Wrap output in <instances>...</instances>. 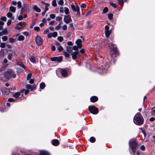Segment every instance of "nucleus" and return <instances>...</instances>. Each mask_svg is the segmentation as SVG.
<instances>
[{"label":"nucleus","mask_w":155,"mask_h":155,"mask_svg":"<svg viewBox=\"0 0 155 155\" xmlns=\"http://www.w3.org/2000/svg\"><path fill=\"white\" fill-rule=\"evenodd\" d=\"M134 123L137 125L142 124L143 122V118L139 113H137L134 116Z\"/></svg>","instance_id":"nucleus-1"},{"label":"nucleus","mask_w":155,"mask_h":155,"mask_svg":"<svg viewBox=\"0 0 155 155\" xmlns=\"http://www.w3.org/2000/svg\"><path fill=\"white\" fill-rule=\"evenodd\" d=\"M130 147L134 154L136 150V148L137 147V143L134 139H131L130 140L129 142Z\"/></svg>","instance_id":"nucleus-2"},{"label":"nucleus","mask_w":155,"mask_h":155,"mask_svg":"<svg viewBox=\"0 0 155 155\" xmlns=\"http://www.w3.org/2000/svg\"><path fill=\"white\" fill-rule=\"evenodd\" d=\"M111 45H112L113 48H112V47H111V46H110V47L111 48L110 54L112 57H113V55H114V56L116 57V56L118 54V51L117 50V48L115 47V45L113 44Z\"/></svg>","instance_id":"nucleus-3"},{"label":"nucleus","mask_w":155,"mask_h":155,"mask_svg":"<svg viewBox=\"0 0 155 155\" xmlns=\"http://www.w3.org/2000/svg\"><path fill=\"white\" fill-rule=\"evenodd\" d=\"M88 109L91 113L94 114H97L98 112V109L93 105L89 106Z\"/></svg>","instance_id":"nucleus-4"},{"label":"nucleus","mask_w":155,"mask_h":155,"mask_svg":"<svg viewBox=\"0 0 155 155\" xmlns=\"http://www.w3.org/2000/svg\"><path fill=\"white\" fill-rule=\"evenodd\" d=\"M71 8L73 11L75 12H77V15L79 16L80 15L79 8L78 5H76V8L74 4L71 5Z\"/></svg>","instance_id":"nucleus-5"},{"label":"nucleus","mask_w":155,"mask_h":155,"mask_svg":"<svg viewBox=\"0 0 155 155\" xmlns=\"http://www.w3.org/2000/svg\"><path fill=\"white\" fill-rule=\"evenodd\" d=\"M35 42L36 44L38 46H40L43 43V39L39 36H36L35 38Z\"/></svg>","instance_id":"nucleus-6"},{"label":"nucleus","mask_w":155,"mask_h":155,"mask_svg":"<svg viewBox=\"0 0 155 155\" xmlns=\"http://www.w3.org/2000/svg\"><path fill=\"white\" fill-rule=\"evenodd\" d=\"M12 70H10L5 72L4 74V77L6 79H9L12 77Z\"/></svg>","instance_id":"nucleus-7"},{"label":"nucleus","mask_w":155,"mask_h":155,"mask_svg":"<svg viewBox=\"0 0 155 155\" xmlns=\"http://www.w3.org/2000/svg\"><path fill=\"white\" fill-rule=\"evenodd\" d=\"M51 60L52 61H57L58 62H60L62 61V57L60 56L59 57H55L52 58H51Z\"/></svg>","instance_id":"nucleus-8"},{"label":"nucleus","mask_w":155,"mask_h":155,"mask_svg":"<svg viewBox=\"0 0 155 155\" xmlns=\"http://www.w3.org/2000/svg\"><path fill=\"white\" fill-rule=\"evenodd\" d=\"M64 21L67 24H68L72 21V19L69 15L65 16L64 18Z\"/></svg>","instance_id":"nucleus-9"},{"label":"nucleus","mask_w":155,"mask_h":155,"mask_svg":"<svg viewBox=\"0 0 155 155\" xmlns=\"http://www.w3.org/2000/svg\"><path fill=\"white\" fill-rule=\"evenodd\" d=\"M36 85L35 84L33 85H30V84H28L26 85V88L27 89H30L31 91H32L36 87Z\"/></svg>","instance_id":"nucleus-10"},{"label":"nucleus","mask_w":155,"mask_h":155,"mask_svg":"<svg viewBox=\"0 0 155 155\" xmlns=\"http://www.w3.org/2000/svg\"><path fill=\"white\" fill-rule=\"evenodd\" d=\"M79 52L78 51H76L74 52L71 53V55L72 59L73 60H75L77 57V55L78 54Z\"/></svg>","instance_id":"nucleus-11"},{"label":"nucleus","mask_w":155,"mask_h":155,"mask_svg":"<svg viewBox=\"0 0 155 155\" xmlns=\"http://www.w3.org/2000/svg\"><path fill=\"white\" fill-rule=\"evenodd\" d=\"M82 40L80 39H78L76 41V43L79 48H81L82 47Z\"/></svg>","instance_id":"nucleus-12"},{"label":"nucleus","mask_w":155,"mask_h":155,"mask_svg":"<svg viewBox=\"0 0 155 155\" xmlns=\"http://www.w3.org/2000/svg\"><path fill=\"white\" fill-rule=\"evenodd\" d=\"M52 144L54 146H57L59 144V142L57 139H53L51 141Z\"/></svg>","instance_id":"nucleus-13"},{"label":"nucleus","mask_w":155,"mask_h":155,"mask_svg":"<svg viewBox=\"0 0 155 155\" xmlns=\"http://www.w3.org/2000/svg\"><path fill=\"white\" fill-rule=\"evenodd\" d=\"M98 99V97L96 96H93L90 98V101L94 103L96 102Z\"/></svg>","instance_id":"nucleus-14"},{"label":"nucleus","mask_w":155,"mask_h":155,"mask_svg":"<svg viewBox=\"0 0 155 155\" xmlns=\"http://www.w3.org/2000/svg\"><path fill=\"white\" fill-rule=\"evenodd\" d=\"M61 73L63 77H66L67 75V72L64 69H62L61 71Z\"/></svg>","instance_id":"nucleus-15"},{"label":"nucleus","mask_w":155,"mask_h":155,"mask_svg":"<svg viewBox=\"0 0 155 155\" xmlns=\"http://www.w3.org/2000/svg\"><path fill=\"white\" fill-rule=\"evenodd\" d=\"M73 48L69 46H67L66 47V51L68 53H71L72 52Z\"/></svg>","instance_id":"nucleus-16"},{"label":"nucleus","mask_w":155,"mask_h":155,"mask_svg":"<svg viewBox=\"0 0 155 155\" xmlns=\"http://www.w3.org/2000/svg\"><path fill=\"white\" fill-rule=\"evenodd\" d=\"M33 8L36 12H40L41 11L40 9L36 5L33 6Z\"/></svg>","instance_id":"nucleus-17"},{"label":"nucleus","mask_w":155,"mask_h":155,"mask_svg":"<svg viewBox=\"0 0 155 155\" xmlns=\"http://www.w3.org/2000/svg\"><path fill=\"white\" fill-rule=\"evenodd\" d=\"M20 95V93L19 92L15 93L13 94V96L15 98L19 97Z\"/></svg>","instance_id":"nucleus-18"},{"label":"nucleus","mask_w":155,"mask_h":155,"mask_svg":"<svg viewBox=\"0 0 155 155\" xmlns=\"http://www.w3.org/2000/svg\"><path fill=\"white\" fill-rule=\"evenodd\" d=\"M49 153L46 151L43 150L41 152L40 155H49Z\"/></svg>","instance_id":"nucleus-19"},{"label":"nucleus","mask_w":155,"mask_h":155,"mask_svg":"<svg viewBox=\"0 0 155 155\" xmlns=\"http://www.w3.org/2000/svg\"><path fill=\"white\" fill-rule=\"evenodd\" d=\"M127 2V0H118V3L122 7L124 5V1Z\"/></svg>","instance_id":"nucleus-20"},{"label":"nucleus","mask_w":155,"mask_h":155,"mask_svg":"<svg viewBox=\"0 0 155 155\" xmlns=\"http://www.w3.org/2000/svg\"><path fill=\"white\" fill-rule=\"evenodd\" d=\"M151 114L152 116H155V106L152 108L151 109Z\"/></svg>","instance_id":"nucleus-21"},{"label":"nucleus","mask_w":155,"mask_h":155,"mask_svg":"<svg viewBox=\"0 0 155 155\" xmlns=\"http://www.w3.org/2000/svg\"><path fill=\"white\" fill-rule=\"evenodd\" d=\"M16 11V8L15 7L13 6H11L10 7L9 11L11 12H12L14 13Z\"/></svg>","instance_id":"nucleus-22"},{"label":"nucleus","mask_w":155,"mask_h":155,"mask_svg":"<svg viewBox=\"0 0 155 155\" xmlns=\"http://www.w3.org/2000/svg\"><path fill=\"white\" fill-rule=\"evenodd\" d=\"M17 64L19 65L24 69H25V66L23 64L22 62H17Z\"/></svg>","instance_id":"nucleus-23"},{"label":"nucleus","mask_w":155,"mask_h":155,"mask_svg":"<svg viewBox=\"0 0 155 155\" xmlns=\"http://www.w3.org/2000/svg\"><path fill=\"white\" fill-rule=\"evenodd\" d=\"M105 33L106 37L108 38L111 34V31L109 30L105 31Z\"/></svg>","instance_id":"nucleus-24"},{"label":"nucleus","mask_w":155,"mask_h":155,"mask_svg":"<svg viewBox=\"0 0 155 155\" xmlns=\"http://www.w3.org/2000/svg\"><path fill=\"white\" fill-rule=\"evenodd\" d=\"M24 37L23 35H20L18 37V40L19 41H22L24 39Z\"/></svg>","instance_id":"nucleus-25"},{"label":"nucleus","mask_w":155,"mask_h":155,"mask_svg":"<svg viewBox=\"0 0 155 155\" xmlns=\"http://www.w3.org/2000/svg\"><path fill=\"white\" fill-rule=\"evenodd\" d=\"M45 84L44 83H42L40 84V88L42 89H43L45 87Z\"/></svg>","instance_id":"nucleus-26"},{"label":"nucleus","mask_w":155,"mask_h":155,"mask_svg":"<svg viewBox=\"0 0 155 155\" xmlns=\"http://www.w3.org/2000/svg\"><path fill=\"white\" fill-rule=\"evenodd\" d=\"M64 12L66 14L68 15L69 13V9L67 7H65L64 8Z\"/></svg>","instance_id":"nucleus-27"},{"label":"nucleus","mask_w":155,"mask_h":155,"mask_svg":"<svg viewBox=\"0 0 155 155\" xmlns=\"http://www.w3.org/2000/svg\"><path fill=\"white\" fill-rule=\"evenodd\" d=\"M64 55L65 57L69 58L70 56L69 54L65 51H63Z\"/></svg>","instance_id":"nucleus-28"},{"label":"nucleus","mask_w":155,"mask_h":155,"mask_svg":"<svg viewBox=\"0 0 155 155\" xmlns=\"http://www.w3.org/2000/svg\"><path fill=\"white\" fill-rule=\"evenodd\" d=\"M30 61L33 63H34L35 61V58L34 56H31L30 58Z\"/></svg>","instance_id":"nucleus-29"},{"label":"nucleus","mask_w":155,"mask_h":155,"mask_svg":"<svg viewBox=\"0 0 155 155\" xmlns=\"http://www.w3.org/2000/svg\"><path fill=\"white\" fill-rule=\"evenodd\" d=\"M110 5L114 8H116L117 7V4L113 2H110Z\"/></svg>","instance_id":"nucleus-30"},{"label":"nucleus","mask_w":155,"mask_h":155,"mask_svg":"<svg viewBox=\"0 0 155 155\" xmlns=\"http://www.w3.org/2000/svg\"><path fill=\"white\" fill-rule=\"evenodd\" d=\"M12 53H9L8 55V59L10 60H11L12 59Z\"/></svg>","instance_id":"nucleus-31"},{"label":"nucleus","mask_w":155,"mask_h":155,"mask_svg":"<svg viewBox=\"0 0 155 155\" xmlns=\"http://www.w3.org/2000/svg\"><path fill=\"white\" fill-rule=\"evenodd\" d=\"M90 141L92 143H94L95 141V139L94 137H91L90 139Z\"/></svg>","instance_id":"nucleus-32"},{"label":"nucleus","mask_w":155,"mask_h":155,"mask_svg":"<svg viewBox=\"0 0 155 155\" xmlns=\"http://www.w3.org/2000/svg\"><path fill=\"white\" fill-rule=\"evenodd\" d=\"M31 75H32L31 73H30L29 74H28L27 75V80H29L31 78Z\"/></svg>","instance_id":"nucleus-33"},{"label":"nucleus","mask_w":155,"mask_h":155,"mask_svg":"<svg viewBox=\"0 0 155 155\" xmlns=\"http://www.w3.org/2000/svg\"><path fill=\"white\" fill-rule=\"evenodd\" d=\"M10 92V90L9 88H7L6 89L5 93L6 94H9Z\"/></svg>","instance_id":"nucleus-34"},{"label":"nucleus","mask_w":155,"mask_h":155,"mask_svg":"<svg viewBox=\"0 0 155 155\" xmlns=\"http://www.w3.org/2000/svg\"><path fill=\"white\" fill-rule=\"evenodd\" d=\"M5 43L2 42L1 43L0 47L2 48H5Z\"/></svg>","instance_id":"nucleus-35"},{"label":"nucleus","mask_w":155,"mask_h":155,"mask_svg":"<svg viewBox=\"0 0 155 155\" xmlns=\"http://www.w3.org/2000/svg\"><path fill=\"white\" fill-rule=\"evenodd\" d=\"M108 8L105 7L103 9L102 14L106 13L108 11Z\"/></svg>","instance_id":"nucleus-36"},{"label":"nucleus","mask_w":155,"mask_h":155,"mask_svg":"<svg viewBox=\"0 0 155 155\" xmlns=\"http://www.w3.org/2000/svg\"><path fill=\"white\" fill-rule=\"evenodd\" d=\"M58 49L59 51L60 52L62 51L64 49L61 46H59L58 48Z\"/></svg>","instance_id":"nucleus-37"},{"label":"nucleus","mask_w":155,"mask_h":155,"mask_svg":"<svg viewBox=\"0 0 155 155\" xmlns=\"http://www.w3.org/2000/svg\"><path fill=\"white\" fill-rule=\"evenodd\" d=\"M4 35H7L8 34L7 30L6 29H4L2 31Z\"/></svg>","instance_id":"nucleus-38"},{"label":"nucleus","mask_w":155,"mask_h":155,"mask_svg":"<svg viewBox=\"0 0 155 155\" xmlns=\"http://www.w3.org/2000/svg\"><path fill=\"white\" fill-rule=\"evenodd\" d=\"M52 5L54 7H55L57 5V3L56 0H53L52 2Z\"/></svg>","instance_id":"nucleus-39"},{"label":"nucleus","mask_w":155,"mask_h":155,"mask_svg":"<svg viewBox=\"0 0 155 155\" xmlns=\"http://www.w3.org/2000/svg\"><path fill=\"white\" fill-rule=\"evenodd\" d=\"M52 37L54 38L56 37L57 36L58 34L56 32H54L53 33H52Z\"/></svg>","instance_id":"nucleus-40"},{"label":"nucleus","mask_w":155,"mask_h":155,"mask_svg":"<svg viewBox=\"0 0 155 155\" xmlns=\"http://www.w3.org/2000/svg\"><path fill=\"white\" fill-rule=\"evenodd\" d=\"M8 37L6 36H4L2 38L3 41H6L8 40Z\"/></svg>","instance_id":"nucleus-41"},{"label":"nucleus","mask_w":155,"mask_h":155,"mask_svg":"<svg viewBox=\"0 0 155 155\" xmlns=\"http://www.w3.org/2000/svg\"><path fill=\"white\" fill-rule=\"evenodd\" d=\"M58 39L59 41L61 42L63 41V38L62 37L59 36L58 37Z\"/></svg>","instance_id":"nucleus-42"},{"label":"nucleus","mask_w":155,"mask_h":155,"mask_svg":"<svg viewBox=\"0 0 155 155\" xmlns=\"http://www.w3.org/2000/svg\"><path fill=\"white\" fill-rule=\"evenodd\" d=\"M12 16V14L11 12H8L7 14V16L8 18H11Z\"/></svg>","instance_id":"nucleus-43"},{"label":"nucleus","mask_w":155,"mask_h":155,"mask_svg":"<svg viewBox=\"0 0 155 155\" xmlns=\"http://www.w3.org/2000/svg\"><path fill=\"white\" fill-rule=\"evenodd\" d=\"M108 18L109 19L111 20V19H112L113 18V14H109L108 15Z\"/></svg>","instance_id":"nucleus-44"},{"label":"nucleus","mask_w":155,"mask_h":155,"mask_svg":"<svg viewBox=\"0 0 155 155\" xmlns=\"http://www.w3.org/2000/svg\"><path fill=\"white\" fill-rule=\"evenodd\" d=\"M64 2L63 0H60L58 2V4L60 5H62L63 4Z\"/></svg>","instance_id":"nucleus-45"},{"label":"nucleus","mask_w":155,"mask_h":155,"mask_svg":"<svg viewBox=\"0 0 155 155\" xmlns=\"http://www.w3.org/2000/svg\"><path fill=\"white\" fill-rule=\"evenodd\" d=\"M73 49H74V50H76V51H78V46H74L73 47Z\"/></svg>","instance_id":"nucleus-46"},{"label":"nucleus","mask_w":155,"mask_h":155,"mask_svg":"<svg viewBox=\"0 0 155 155\" xmlns=\"http://www.w3.org/2000/svg\"><path fill=\"white\" fill-rule=\"evenodd\" d=\"M21 4L20 2L19 1L18 2V3H17L18 7L19 8H20L21 7Z\"/></svg>","instance_id":"nucleus-47"},{"label":"nucleus","mask_w":155,"mask_h":155,"mask_svg":"<svg viewBox=\"0 0 155 155\" xmlns=\"http://www.w3.org/2000/svg\"><path fill=\"white\" fill-rule=\"evenodd\" d=\"M87 23L88 24V25L87 26V28H91L93 27L92 25H89L90 23V21H88Z\"/></svg>","instance_id":"nucleus-48"},{"label":"nucleus","mask_w":155,"mask_h":155,"mask_svg":"<svg viewBox=\"0 0 155 155\" xmlns=\"http://www.w3.org/2000/svg\"><path fill=\"white\" fill-rule=\"evenodd\" d=\"M6 18L5 16H3L1 18V20L3 21H5L6 20Z\"/></svg>","instance_id":"nucleus-49"},{"label":"nucleus","mask_w":155,"mask_h":155,"mask_svg":"<svg viewBox=\"0 0 155 155\" xmlns=\"http://www.w3.org/2000/svg\"><path fill=\"white\" fill-rule=\"evenodd\" d=\"M50 16L51 18L52 19H54L55 18V15L54 14H51L50 15Z\"/></svg>","instance_id":"nucleus-50"},{"label":"nucleus","mask_w":155,"mask_h":155,"mask_svg":"<svg viewBox=\"0 0 155 155\" xmlns=\"http://www.w3.org/2000/svg\"><path fill=\"white\" fill-rule=\"evenodd\" d=\"M81 7L82 8H85L86 7V5L84 3H83L81 5Z\"/></svg>","instance_id":"nucleus-51"},{"label":"nucleus","mask_w":155,"mask_h":155,"mask_svg":"<svg viewBox=\"0 0 155 155\" xmlns=\"http://www.w3.org/2000/svg\"><path fill=\"white\" fill-rule=\"evenodd\" d=\"M62 29L64 30H65L67 29V26L66 25H64L62 26Z\"/></svg>","instance_id":"nucleus-52"},{"label":"nucleus","mask_w":155,"mask_h":155,"mask_svg":"<svg viewBox=\"0 0 155 155\" xmlns=\"http://www.w3.org/2000/svg\"><path fill=\"white\" fill-rule=\"evenodd\" d=\"M34 29L36 31H38L40 30V28L38 26H36L34 28Z\"/></svg>","instance_id":"nucleus-53"},{"label":"nucleus","mask_w":155,"mask_h":155,"mask_svg":"<svg viewBox=\"0 0 155 155\" xmlns=\"http://www.w3.org/2000/svg\"><path fill=\"white\" fill-rule=\"evenodd\" d=\"M16 76V74L14 73L13 71H12V77L13 78H15Z\"/></svg>","instance_id":"nucleus-54"},{"label":"nucleus","mask_w":155,"mask_h":155,"mask_svg":"<svg viewBox=\"0 0 155 155\" xmlns=\"http://www.w3.org/2000/svg\"><path fill=\"white\" fill-rule=\"evenodd\" d=\"M9 41L11 43L15 41L14 39L13 38H9Z\"/></svg>","instance_id":"nucleus-55"},{"label":"nucleus","mask_w":155,"mask_h":155,"mask_svg":"<svg viewBox=\"0 0 155 155\" xmlns=\"http://www.w3.org/2000/svg\"><path fill=\"white\" fill-rule=\"evenodd\" d=\"M61 27V23H59V25L55 27V29L56 30H58Z\"/></svg>","instance_id":"nucleus-56"},{"label":"nucleus","mask_w":155,"mask_h":155,"mask_svg":"<svg viewBox=\"0 0 155 155\" xmlns=\"http://www.w3.org/2000/svg\"><path fill=\"white\" fill-rule=\"evenodd\" d=\"M23 16L22 15H19L18 17V19L20 21L21 19H23Z\"/></svg>","instance_id":"nucleus-57"},{"label":"nucleus","mask_w":155,"mask_h":155,"mask_svg":"<svg viewBox=\"0 0 155 155\" xmlns=\"http://www.w3.org/2000/svg\"><path fill=\"white\" fill-rule=\"evenodd\" d=\"M15 28L16 29L18 30H20L22 28H21L19 27L18 25H16Z\"/></svg>","instance_id":"nucleus-58"},{"label":"nucleus","mask_w":155,"mask_h":155,"mask_svg":"<svg viewBox=\"0 0 155 155\" xmlns=\"http://www.w3.org/2000/svg\"><path fill=\"white\" fill-rule=\"evenodd\" d=\"M23 35H25L27 36H28L29 35V33L27 31H25L23 32Z\"/></svg>","instance_id":"nucleus-59"},{"label":"nucleus","mask_w":155,"mask_h":155,"mask_svg":"<svg viewBox=\"0 0 155 155\" xmlns=\"http://www.w3.org/2000/svg\"><path fill=\"white\" fill-rule=\"evenodd\" d=\"M64 9L62 7H61L60 8V11L59 12L61 13H63L64 12Z\"/></svg>","instance_id":"nucleus-60"},{"label":"nucleus","mask_w":155,"mask_h":155,"mask_svg":"<svg viewBox=\"0 0 155 155\" xmlns=\"http://www.w3.org/2000/svg\"><path fill=\"white\" fill-rule=\"evenodd\" d=\"M62 18L60 17H57L56 18V19L57 21H60L61 20Z\"/></svg>","instance_id":"nucleus-61"},{"label":"nucleus","mask_w":155,"mask_h":155,"mask_svg":"<svg viewBox=\"0 0 155 155\" xmlns=\"http://www.w3.org/2000/svg\"><path fill=\"white\" fill-rule=\"evenodd\" d=\"M48 37L49 38H51L52 37V33H49L48 35Z\"/></svg>","instance_id":"nucleus-62"},{"label":"nucleus","mask_w":155,"mask_h":155,"mask_svg":"<svg viewBox=\"0 0 155 155\" xmlns=\"http://www.w3.org/2000/svg\"><path fill=\"white\" fill-rule=\"evenodd\" d=\"M11 22H12V21L11 20H8L7 22V25H10L11 24Z\"/></svg>","instance_id":"nucleus-63"},{"label":"nucleus","mask_w":155,"mask_h":155,"mask_svg":"<svg viewBox=\"0 0 155 155\" xmlns=\"http://www.w3.org/2000/svg\"><path fill=\"white\" fill-rule=\"evenodd\" d=\"M34 82V80L33 79H31L29 81V83L31 84H32Z\"/></svg>","instance_id":"nucleus-64"}]
</instances>
